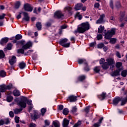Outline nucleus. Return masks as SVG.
<instances>
[{
  "label": "nucleus",
  "instance_id": "nucleus-9",
  "mask_svg": "<svg viewBox=\"0 0 127 127\" xmlns=\"http://www.w3.org/2000/svg\"><path fill=\"white\" fill-rule=\"evenodd\" d=\"M55 17L56 18H59V19H61L64 17V15L61 11H57L55 13Z\"/></svg>",
  "mask_w": 127,
  "mask_h": 127
},
{
  "label": "nucleus",
  "instance_id": "nucleus-53",
  "mask_svg": "<svg viewBox=\"0 0 127 127\" xmlns=\"http://www.w3.org/2000/svg\"><path fill=\"white\" fill-rule=\"evenodd\" d=\"M15 121L16 124H18V123H19V117L16 116L15 117Z\"/></svg>",
  "mask_w": 127,
  "mask_h": 127
},
{
  "label": "nucleus",
  "instance_id": "nucleus-3",
  "mask_svg": "<svg viewBox=\"0 0 127 127\" xmlns=\"http://www.w3.org/2000/svg\"><path fill=\"white\" fill-rule=\"evenodd\" d=\"M30 47H32V42L29 41L27 42L25 45H23L22 47V49H20L18 50V53H21L22 54H24V50H26V49H29Z\"/></svg>",
  "mask_w": 127,
  "mask_h": 127
},
{
  "label": "nucleus",
  "instance_id": "nucleus-51",
  "mask_svg": "<svg viewBox=\"0 0 127 127\" xmlns=\"http://www.w3.org/2000/svg\"><path fill=\"white\" fill-rule=\"evenodd\" d=\"M19 6H20V2H17L15 5V8H18Z\"/></svg>",
  "mask_w": 127,
  "mask_h": 127
},
{
  "label": "nucleus",
  "instance_id": "nucleus-8",
  "mask_svg": "<svg viewBox=\"0 0 127 127\" xmlns=\"http://www.w3.org/2000/svg\"><path fill=\"white\" fill-rule=\"evenodd\" d=\"M78 63L79 64H82V63H84V64H85V67H84V70L85 71H90V68L87 64V62H86V60L83 59H79L78 60Z\"/></svg>",
  "mask_w": 127,
  "mask_h": 127
},
{
  "label": "nucleus",
  "instance_id": "nucleus-52",
  "mask_svg": "<svg viewBox=\"0 0 127 127\" xmlns=\"http://www.w3.org/2000/svg\"><path fill=\"white\" fill-rule=\"evenodd\" d=\"M90 108H91V107H90V106H87V107H86L84 109V111L85 112V113H89V110H90Z\"/></svg>",
  "mask_w": 127,
  "mask_h": 127
},
{
  "label": "nucleus",
  "instance_id": "nucleus-34",
  "mask_svg": "<svg viewBox=\"0 0 127 127\" xmlns=\"http://www.w3.org/2000/svg\"><path fill=\"white\" fill-rule=\"evenodd\" d=\"M101 70V67L100 66H96L94 68V71L95 73H99Z\"/></svg>",
  "mask_w": 127,
  "mask_h": 127
},
{
  "label": "nucleus",
  "instance_id": "nucleus-1",
  "mask_svg": "<svg viewBox=\"0 0 127 127\" xmlns=\"http://www.w3.org/2000/svg\"><path fill=\"white\" fill-rule=\"evenodd\" d=\"M106 61L107 62L104 63L102 65V68L104 69V70H107L110 66V70L113 71L114 70V68H115V65H113L115 64V61L113 58H108L106 59Z\"/></svg>",
  "mask_w": 127,
  "mask_h": 127
},
{
  "label": "nucleus",
  "instance_id": "nucleus-11",
  "mask_svg": "<svg viewBox=\"0 0 127 127\" xmlns=\"http://www.w3.org/2000/svg\"><path fill=\"white\" fill-rule=\"evenodd\" d=\"M103 121H104V118L103 117H101L99 119V120H98V122L95 123L94 124V127H101V124H102V123H103Z\"/></svg>",
  "mask_w": 127,
  "mask_h": 127
},
{
  "label": "nucleus",
  "instance_id": "nucleus-40",
  "mask_svg": "<svg viewBox=\"0 0 127 127\" xmlns=\"http://www.w3.org/2000/svg\"><path fill=\"white\" fill-rule=\"evenodd\" d=\"M22 38V35L20 34H18L15 36V39L16 40H19V39H21Z\"/></svg>",
  "mask_w": 127,
  "mask_h": 127
},
{
  "label": "nucleus",
  "instance_id": "nucleus-4",
  "mask_svg": "<svg viewBox=\"0 0 127 127\" xmlns=\"http://www.w3.org/2000/svg\"><path fill=\"white\" fill-rule=\"evenodd\" d=\"M27 101V98L24 96H22L21 97V101L17 102V104L19 107L22 108L23 109H25L26 108V101Z\"/></svg>",
  "mask_w": 127,
  "mask_h": 127
},
{
  "label": "nucleus",
  "instance_id": "nucleus-24",
  "mask_svg": "<svg viewBox=\"0 0 127 127\" xmlns=\"http://www.w3.org/2000/svg\"><path fill=\"white\" fill-rule=\"evenodd\" d=\"M72 10V8L69 6H66L64 8V11L65 12H70Z\"/></svg>",
  "mask_w": 127,
  "mask_h": 127
},
{
  "label": "nucleus",
  "instance_id": "nucleus-62",
  "mask_svg": "<svg viewBox=\"0 0 127 127\" xmlns=\"http://www.w3.org/2000/svg\"><path fill=\"white\" fill-rule=\"evenodd\" d=\"M116 56H117V57H118V58H121V54H120V53L119 52H117Z\"/></svg>",
  "mask_w": 127,
  "mask_h": 127
},
{
  "label": "nucleus",
  "instance_id": "nucleus-57",
  "mask_svg": "<svg viewBox=\"0 0 127 127\" xmlns=\"http://www.w3.org/2000/svg\"><path fill=\"white\" fill-rule=\"evenodd\" d=\"M9 115L11 118H13V117L14 116V115L13 114V112L12 111H10L9 113Z\"/></svg>",
  "mask_w": 127,
  "mask_h": 127
},
{
  "label": "nucleus",
  "instance_id": "nucleus-61",
  "mask_svg": "<svg viewBox=\"0 0 127 127\" xmlns=\"http://www.w3.org/2000/svg\"><path fill=\"white\" fill-rule=\"evenodd\" d=\"M104 62H105V59L101 58L100 60V64H103Z\"/></svg>",
  "mask_w": 127,
  "mask_h": 127
},
{
  "label": "nucleus",
  "instance_id": "nucleus-20",
  "mask_svg": "<svg viewBox=\"0 0 127 127\" xmlns=\"http://www.w3.org/2000/svg\"><path fill=\"white\" fill-rule=\"evenodd\" d=\"M24 18H23V21L25 20V21H28L29 20V17L28 14L26 12H23Z\"/></svg>",
  "mask_w": 127,
  "mask_h": 127
},
{
  "label": "nucleus",
  "instance_id": "nucleus-15",
  "mask_svg": "<svg viewBox=\"0 0 127 127\" xmlns=\"http://www.w3.org/2000/svg\"><path fill=\"white\" fill-rule=\"evenodd\" d=\"M8 42V38H3L0 41V43L1 45H3L4 44L7 43Z\"/></svg>",
  "mask_w": 127,
  "mask_h": 127
},
{
  "label": "nucleus",
  "instance_id": "nucleus-28",
  "mask_svg": "<svg viewBox=\"0 0 127 127\" xmlns=\"http://www.w3.org/2000/svg\"><path fill=\"white\" fill-rule=\"evenodd\" d=\"M25 66H26V64L23 62L20 63L19 64V67L20 69H24Z\"/></svg>",
  "mask_w": 127,
  "mask_h": 127
},
{
  "label": "nucleus",
  "instance_id": "nucleus-41",
  "mask_svg": "<svg viewBox=\"0 0 127 127\" xmlns=\"http://www.w3.org/2000/svg\"><path fill=\"white\" fill-rule=\"evenodd\" d=\"M41 113L42 116H44V114H45V113H46V109L42 108L41 110Z\"/></svg>",
  "mask_w": 127,
  "mask_h": 127
},
{
  "label": "nucleus",
  "instance_id": "nucleus-43",
  "mask_svg": "<svg viewBox=\"0 0 127 127\" xmlns=\"http://www.w3.org/2000/svg\"><path fill=\"white\" fill-rule=\"evenodd\" d=\"M3 57H4V53H3V51L0 50V59L3 58Z\"/></svg>",
  "mask_w": 127,
  "mask_h": 127
},
{
  "label": "nucleus",
  "instance_id": "nucleus-42",
  "mask_svg": "<svg viewBox=\"0 0 127 127\" xmlns=\"http://www.w3.org/2000/svg\"><path fill=\"white\" fill-rule=\"evenodd\" d=\"M109 4H110V7H111L112 9H114V0H110Z\"/></svg>",
  "mask_w": 127,
  "mask_h": 127
},
{
  "label": "nucleus",
  "instance_id": "nucleus-33",
  "mask_svg": "<svg viewBox=\"0 0 127 127\" xmlns=\"http://www.w3.org/2000/svg\"><path fill=\"white\" fill-rule=\"evenodd\" d=\"M11 47H12V45L11 44V43H9L7 45V48L4 49V51H6V49H7L8 50H11Z\"/></svg>",
  "mask_w": 127,
  "mask_h": 127
},
{
  "label": "nucleus",
  "instance_id": "nucleus-19",
  "mask_svg": "<svg viewBox=\"0 0 127 127\" xmlns=\"http://www.w3.org/2000/svg\"><path fill=\"white\" fill-rule=\"evenodd\" d=\"M106 97H107V93H106V92H102V94L98 96V98L100 100H104V99H106Z\"/></svg>",
  "mask_w": 127,
  "mask_h": 127
},
{
  "label": "nucleus",
  "instance_id": "nucleus-50",
  "mask_svg": "<svg viewBox=\"0 0 127 127\" xmlns=\"http://www.w3.org/2000/svg\"><path fill=\"white\" fill-rule=\"evenodd\" d=\"M103 47H104V44L103 43L99 44L97 45V48L100 49L103 48Z\"/></svg>",
  "mask_w": 127,
  "mask_h": 127
},
{
  "label": "nucleus",
  "instance_id": "nucleus-63",
  "mask_svg": "<svg viewBox=\"0 0 127 127\" xmlns=\"http://www.w3.org/2000/svg\"><path fill=\"white\" fill-rule=\"evenodd\" d=\"M5 16V14H2V15H0V19H3Z\"/></svg>",
  "mask_w": 127,
  "mask_h": 127
},
{
  "label": "nucleus",
  "instance_id": "nucleus-12",
  "mask_svg": "<svg viewBox=\"0 0 127 127\" xmlns=\"http://www.w3.org/2000/svg\"><path fill=\"white\" fill-rule=\"evenodd\" d=\"M16 62V57L14 56H12L11 58L9 60V63L10 65H13Z\"/></svg>",
  "mask_w": 127,
  "mask_h": 127
},
{
  "label": "nucleus",
  "instance_id": "nucleus-21",
  "mask_svg": "<svg viewBox=\"0 0 127 127\" xmlns=\"http://www.w3.org/2000/svg\"><path fill=\"white\" fill-rule=\"evenodd\" d=\"M83 7V4L81 3H78L75 5V7H74L75 9L76 10H79L81 9Z\"/></svg>",
  "mask_w": 127,
  "mask_h": 127
},
{
  "label": "nucleus",
  "instance_id": "nucleus-32",
  "mask_svg": "<svg viewBox=\"0 0 127 127\" xmlns=\"http://www.w3.org/2000/svg\"><path fill=\"white\" fill-rule=\"evenodd\" d=\"M63 114H64V115L65 116H67V115L69 114V109H68V108L64 109L63 111Z\"/></svg>",
  "mask_w": 127,
  "mask_h": 127
},
{
  "label": "nucleus",
  "instance_id": "nucleus-23",
  "mask_svg": "<svg viewBox=\"0 0 127 127\" xmlns=\"http://www.w3.org/2000/svg\"><path fill=\"white\" fill-rule=\"evenodd\" d=\"M53 126L55 127H60V123L58 121H53Z\"/></svg>",
  "mask_w": 127,
  "mask_h": 127
},
{
  "label": "nucleus",
  "instance_id": "nucleus-64",
  "mask_svg": "<svg viewBox=\"0 0 127 127\" xmlns=\"http://www.w3.org/2000/svg\"><path fill=\"white\" fill-rule=\"evenodd\" d=\"M95 44H96V43H91L90 44V47H95Z\"/></svg>",
  "mask_w": 127,
  "mask_h": 127
},
{
  "label": "nucleus",
  "instance_id": "nucleus-13",
  "mask_svg": "<svg viewBox=\"0 0 127 127\" xmlns=\"http://www.w3.org/2000/svg\"><path fill=\"white\" fill-rule=\"evenodd\" d=\"M69 120L66 119H64L63 122V127H69Z\"/></svg>",
  "mask_w": 127,
  "mask_h": 127
},
{
  "label": "nucleus",
  "instance_id": "nucleus-35",
  "mask_svg": "<svg viewBox=\"0 0 127 127\" xmlns=\"http://www.w3.org/2000/svg\"><path fill=\"white\" fill-rule=\"evenodd\" d=\"M21 111H22V108L16 109H15L14 110V113L16 115H17V114H19V113H20V112H21Z\"/></svg>",
  "mask_w": 127,
  "mask_h": 127
},
{
  "label": "nucleus",
  "instance_id": "nucleus-7",
  "mask_svg": "<svg viewBox=\"0 0 127 127\" xmlns=\"http://www.w3.org/2000/svg\"><path fill=\"white\" fill-rule=\"evenodd\" d=\"M11 88H12V85L11 84L8 85H5L4 84L0 85V92L1 93H4L6 90H10Z\"/></svg>",
  "mask_w": 127,
  "mask_h": 127
},
{
  "label": "nucleus",
  "instance_id": "nucleus-45",
  "mask_svg": "<svg viewBox=\"0 0 127 127\" xmlns=\"http://www.w3.org/2000/svg\"><path fill=\"white\" fill-rule=\"evenodd\" d=\"M32 52H33V50H29L27 53H25L24 54V55H25V56L30 55V54H31V53H32Z\"/></svg>",
  "mask_w": 127,
  "mask_h": 127
},
{
  "label": "nucleus",
  "instance_id": "nucleus-46",
  "mask_svg": "<svg viewBox=\"0 0 127 127\" xmlns=\"http://www.w3.org/2000/svg\"><path fill=\"white\" fill-rule=\"evenodd\" d=\"M76 17H78V19L80 20V19H82V15L80 14V12H77L76 13Z\"/></svg>",
  "mask_w": 127,
  "mask_h": 127
},
{
  "label": "nucleus",
  "instance_id": "nucleus-25",
  "mask_svg": "<svg viewBox=\"0 0 127 127\" xmlns=\"http://www.w3.org/2000/svg\"><path fill=\"white\" fill-rule=\"evenodd\" d=\"M40 11H41V8L39 7L38 8V10L37 8H35L33 11L34 13H36V14H38V13H40Z\"/></svg>",
  "mask_w": 127,
  "mask_h": 127
},
{
  "label": "nucleus",
  "instance_id": "nucleus-5",
  "mask_svg": "<svg viewBox=\"0 0 127 127\" xmlns=\"http://www.w3.org/2000/svg\"><path fill=\"white\" fill-rule=\"evenodd\" d=\"M68 42V40L66 38L62 39L59 42L60 45L63 46V47H65V48H68L70 47V43Z\"/></svg>",
  "mask_w": 127,
  "mask_h": 127
},
{
  "label": "nucleus",
  "instance_id": "nucleus-44",
  "mask_svg": "<svg viewBox=\"0 0 127 127\" xmlns=\"http://www.w3.org/2000/svg\"><path fill=\"white\" fill-rule=\"evenodd\" d=\"M81 123L80 121H78L76 124H75L73 127H80V126L81 125Z\"/></svg>",
  "mask_w": 127,
  "mask_h": 127
},
{
  "label": "nucleus",
  "instance_id": "nucleus-47",
  "mask_svg": "<svg viewBox=\"0 0 127 127\" xmlns=\"http://www.w3.org/2000/svg\"><path fill=\"white\" fill-rule=\"evenodd\" d=\"M77 112V107L76 106L73 107L71 111V113H76Z\"/></svg>",
  "mask_w": 127,
  "mask_h": 127
},
{
  "label": "nucleus",
  "instance_id": "nucleus-56",
  "mask_svg": "<svg viewBox=\"0 0 127 127\" xmlns=\"http://www.w3.org/2000/svg\"><path fill=\"white\" fill-rule=\"evenodd\" d=\"M116 6L117 8H120V7H121V3H120V2H117L116 4Z\"/></svg>",
  "mask_w": 127,
  "mask_h": 127
},
{
  "label": "nucleus",
  "instance_id": "nucleus-10",
  "mask_svg": "<svg viewBox=\"0 0 127 127\" xmlns=\"http://www.w3.org/2000/svg\"><path fill=\"white\" fill-rule=\"evenodd\" d=\"M24 8L26 11H32V7L29 4H25L24 6Z\"/></svg>",
  "mask_w": 127,
  "mask_h": 127
},
{
  "label": "nucleus",
  "instance_id": "nucleus-30",
  "mask_svg": "<svg viewBox=\"0 0 127 127\" xmlns=\"http://www.w3.org/2000/svg\"><path fill=\"white\" fill-rule=\"evenodd\" d=\"M85 79H86V76L85 75H80L78 77V81H84V80H85Z\"/></svg>",
  "mask_w": 127,
  "mask_h": 127
},
{
  "label": "nucleus",
  "instance_id": "nucleus-36",
  "mask_svg": "<svg viewBox=\"0 0 127 127\" xmlns=\"http://www.w3.org/2000/svg\"><path fill=\"white\" fill-rule=\"evenodd\" d=\"M104 29H105V27L103 26H100V27L98 28V33H102L103 31H104Z\"/></svg>",
  "mask_w": 127,
  "mask_h": 127
},
{
  "label": "nucleus",
  "instance_id": "nucleus-39",
  "mask_svg": "<svg viewBox=\"0 0 127 127\" xmlns=\"http://www.w3.org/2000/svg\"><path fill=\"white\" fill-rule=\"evenodd\" d=\"M27 104H28V105H29V106H31L30 107H29V109H30V110H32V101H31V100H28L27 101Z\"/></svg>",
  "mask_w": 127,
  "mask_h": 127
},
{
  "label": "nucleus",
  "instance_id": "nucleus-14",
  "mask_svg": "<svg viewBox=\"0 0 127 127\" xmlns=\"http://www.w3.org/2000/svg\"><path fill=\"white\" fill-rule=\"evenodd\" d=\"M121 99L119 97L115 98L113 101V104L114 106H117L120 103Z\"/></svg>",
  "mask_w": 127,
  "mask_h": 127
},
{
  "label": "nucleus",
  "instance_id": "nucleus-18",
  "mask_svg": "<svg viewBox=\"0 0 127 127\" xmlns=\"http://www.w3.org/2000/svg\"><path fill=\"white\" fill-rule=\"evenodd\" d=\"M68 100H69V102H76L77 100V97L71 95L68 98Z\"/></svg>",
  "mask_w": 127,
  "mask_h": 127
},
{
  "label": "nucleus",
  "instance_id": "nucleus-17",
  "mask_svg": "<svg viewBox=\"0 0 127 127\" xmlns=\"http://www.w3.org/2000/svg\"><path fill=\"white\" fill-rule=\"evenodd\" d=\"M104 17H105V14H102L100 15V18L96 21L97 24H99V23H102V22H103Z\"/></svg>",
  "mask_w": 127,
  "mask_h": 127
},
{
  "label": "nucleus",
  "instance_id": "nucleus-48",
  "mask_svg": "<svg viewBox=\"0 0 127 127\" xmlns=\"http://www.w3.org/2000/svg\"><path fill=\"white\" fill-rule=\"evenodd\" d=\"M116 41H117V40L115 38H112L110 39V43H111V44L116 43Z\"/></svg>",
  "mask_w": 127,
  "mask_h": 127
},
{
  "label": "nucleus",
  "instance_id": "nucleus-54",
  "mask_svg": "<svg viewBox=\"0 0 127 127\" xmlns=\"http://www.w3.org/2000/svg\"><path fill=\"white\" fill-rule=\"evenodd\" d=\"M122 65V63L118 62L116 64L117 68H120Z\"/></svg>",
  "mask_w": 127,
  "mask_h": 127
},
{
  "label": "nucleus",
  "instance_id": "nucleus-29",
  "mask_svg": "<svg viewBox=\"0 0 127 127\" xmlns=\"http://www.w3.org/2000/svg\"><path fill=\"white\" fill-rule=\"evenodd\" d=\"M5 76H6V72H5L4 70L0 71V77L3 78L5 77Z\"/></svg>",
  "mask_w": 127,
  "mask_h": 127
},
{
  "label": "nucleus",
  "instance_id": "nucleus-26",
  "mask_svg": "<svg viewBox=\"0 0 127 127\" xmlns=\"http://www.w3.org/2000/svg\"><path fill=\"white\" fill-rule=\"evenodd\" d=\"M119 75H120L119 70H116L111 73V75L113 76V77L116 76H119Z\"/></svg>",
  "mask_w": 127,
  "mask_h": 127
},
{
  "label": "nucleus",
  "instance_id": "nucleus-59",
  "mask_svg": "<svg viewBox=\"0 0 127 127\" xmlns=\"http://www.w3.org/2000/svg\"><path fill=\"white\" fill-rule=\"evenodd\" d=\"M94 7H97V8L100 7V3H95L94 4Z\"/></svg>",
  "mask_w": 127,
  "mask_h": 127
},
{
  "label": "nucleus",
  "instance_id": "nucleus-55",
  "mask_svg": "<svg viewBox=\"0 0 127 127\" xmlns=\"http://www.w3.org/2000/svg\"><path fill=\"white\" fill-rule=\"evenodd\" d=\"M45 126H50V122L48 120L45 121Z\"/></svg>",
  "mask_w": 127,
  "mask_h": 127
},
{
  "label": "nucleus",
  "instance_id": "nucleus-6",
  "mask_svg": "<svg viewBox=\"0 0 127 127\" xmlns=\"http://www.w3.org/2000/svg\"><path fill=\"white\" fill-rule=\"evenodd\" d=\"M116 33V29L112 28L110 31H108L107 33L105 35V38L106 39H110L113 35H115Z\"/></svg>",
  "mask_w": 127,
  "mask_h": 127
},
{
  "label": "nucleus",
  "instance_id": "nucleus-27",
  "mask_svg": "<svg viewBox=\"0 0 127 127\" xmlns=\"http://www.w3.org/2000/svg\"><path fill=\"white\" fill-rule=\"evenodd\" d=\"M13 100V97L10 95H8L6 97V101L8 103H10Z\"/></svg>",
  "mask_w": 127,
  "mask_h": 127
},
{
  "label": "nucleus",
  "instance_id": "nucleus-22",
  "mask_svg": "<svg viewBox=\"0 0 127 127\" xmlns=\"http://www.w3.org/2000/svg\"><path fill=\"white\" fill-rule=\"evenodd\" d=\"M13 95H14V96H15V97H18L20 95V92H19L17 89H15L13 91Z\"/></svg>",
  "mask_w": 127,
  "mask_h": 127
},
{
  "label": "nucleus",
  "instance_id": "nucleus-60",
  "mask_svg": "<svg viewBox=\"0 0 127 127\" xmlns=\"http://www.w3.org/2000/svg\"><path fill=\"white\" fill-rule=\"evenodd\" d=\"M29 127H36V125L34 123H31L29 125Z\"/></svg>",
  "mask_w": 127,
  "mask_h": 127
},
{
  "label": "nucleus",
  "instance_id": "nucleus-58",
  "mask_svg": "<svg viewBox=\"0 0 127 127\" xmlns=\"http://www.w3.org/2000/svg\"><path fill=\"white\" fill-rule=\"evenodd\" d=\"M97 38L98 40H100V39H102V38H103V36L101 34H99L97 35Z\"/></svg>",
  "mask_w": 127,
  "mask_h": 127
},
{
  "label": "nucleus",
  "instance_id": "nucleus-37",
  "mask_svg": "<svg viewBox=\"0 0 127 127\" xmlns=\"http://www.w3.org/2000/svg\"><path fill=\"white\" fill-rule=\"evenodd\" d=\"M127 102V96L122 100L121 106L126 105V103Z\"/></svg>",
  "mask_w": 127,
  "mask_h": 127
},
{
  "label": "nucleus",
  "instance_id": "nucleus-2",
  "mask_svg": "<svg viewBox=\"0 0 127 127\" xmlns=\"http://www.w3.org/2000/svg\"><path fill=\"white\" fill-rule=\"evenodd\" d=\"M90 29V24L89 22H86L85 23H82L79 27H78L77 30L75 31V32H78L79 33H84L85 31L88 30Z\"/></svg>",
  "mask_w": 127,
  "mask_h": 127
},
{
  "label": "nucleus",
  "instance_id": "nucleus-31",
  "mask_svg": "<svg viewBox=\"0 0 127 127\" xmlns=\"http://www.w3.org/2000/svg\"><path fill=\"white\" fill-rule=\"evenodd\" d=\"M36 27H37L38 30H41V28L42 27V26L41 25V23L37 22V24H36Z\"/></svg>",
  "mask_w": 127,
  "mask_h": 127
},
{
  "label": "nucleus",
  "instance_id": "nucleus-16",
  "mask_svg": "<svg viewBox=\"0 0 127 127\" xmlns=\"http://www.w3.org/2000/svg\"><path fill=\"white\" fill-rule=\"evenodd\" d=\"M39 118H40V114L39 113L37 112V111H35L34 116H32V119L34 120H37V119H39Z\"/></svg>",
  "mask_w": 127,
  "mask_h": 127
},
{
  "label": "nucleus",
  "instance_id": "nucleus-38",
  "mask_svg": "<svg viewBox=\"0 0 127 127\" xmlns=\"http://www.w3.org/2000/svg\"><path fill=\"white\" fill-rule=\"evenodd\" d=\"M121 75L123 77H127V70H123L122 73Z\"/></svg>",
  "mask_w": 127,
  "mask_h": 127
},
{
  "label": "nucleus",
  "instance_id": "nucleus-49",
  "mask_svg": "<svg viewBox=\"0 0 127 127\" xmlns=\"http://www.w3.org/2000/svg\"><path fill=\"white\" fill-rule=\"evenodd\" d=\"M120 15H121L120 21H123V19H124V16L125 15V12L121 13Z\"/></svg>",
  "mask_w": 127,
  "mask_h": 127
}]
</instances>
